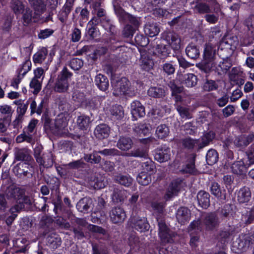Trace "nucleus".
Wrapping results in <instances>:
<instances>
[{
	"label": "nucleus",
	"mask_w": 254,
	"mask_h": 254,
	"mask_svg": "<svg viewBox=\"0 0 254 254\" xmlns=\"http://www.w3.org/2000/svg\"><path fill=\"white\" fill-rule=\"evenodd\" d=\"M131 113L132 117L136 120L138 117L145 116V108L139 101L135 100L131 103Z\"/></svg>",
	"instance_id": "nucleus-13"
},
{
	"label": "nucleus",
	"mask_w": 254,
	"mask_h": 254,
	"mask_svg": "<svg viewBox=\"0 0 254 254\" xmlns=\"http://www.w3.org/2000/svg\"><path fill=\"white\" fill-rule=\"evenodd\" d=\"M92 254H108L107 248L97 244H92Z\"/></svg>",
	"instance_id": "nucleus-64"
},
{
	"label": "nucleus",
	"mask_w": 254,
	"mask_h": 254,
	"mask_svg": "<svg viewBox=\"0 0 254 254\" xmlns=\"http://www.w3.org/2000/svg\"><path fill=\"white\" fill-rule=\"evenodd\" d=\"M113 180L115 183L126 187L130 186L132 184L133 181L129 175H123L121 173L114 175Z\"/></svg>",
	"instance_id": "nucleus-22"
},
{
	"label": "nucleus",
	"mask_w": 254,
	"mask_h": 254,
	"mask_svg": "<svg viewBox=\"0 0 254 254\" xmlns=\"http://www.w3.org/2000/svg\"><path fill=\"white\" fill-rule=\"evenodd\" d=\"M218 153L213 149H209L206 155V161L209 165H213L218 161Z\"/></svg>",
	"instance_id": "nucleus-45"
},
{
	"label": "nucleus",
	"mask_w": 254,
	"mask_h": 254,
	"mask_svg": "<svg viewBox=\"0 0 254 254\" xmlns=\"http://www.w3.org/2000/svg\"><path fill=\"white\" fill-rule=\"evenodd\" d=\"M216 47L210 43L205 45L203 53V59L204 60L214 62L216 58Z\"/></svg>",
	"instance_id": "nucleus-24"
},
{
	"label": "nucleus",
	"mask_w": 254,
	"mask_h": 254,
	"mask_svg": "<svg viewBox=\"0 0 254 254\" xmlns=\"http://www.w3.org/2000/svg\"><path fill=\"white\" fill-rule=\"evenodd\" d=\"M30 133L24 132L17 136L16 141L18 143H21L23 141H26L28 143L33 144L35 142V140L32 135L30 134Z\"/></svg>",
	"instance_id": "nucleus-57"
},
{
	"label": "nucleus",
	"mask_w": 254,
	"mask_h": 254,
	"mask_svg": "<svg viewBox=\"0 0 254 254\" xmlns=\"http://www.w3.org/2000/svg\"><path fill=\"white\" fill-rule=\"evenodd\" d=\"M15 159L18 161L28 162L31 160V156L28 149H17L15 152Z\"/></svg>",
	"instance_id": "nucleus-37"
},
{
	"label": "nucleus",
	"mask_w": 254,
	"mask_h": 254,
	"mask_svg": "<svg viewBox=\"0 0 254 254\" xmlns=\"http://www.w3.org/2000/svg\"><path fill=\"white\" fill-rule=\"evenodd\" d=\"M196 157V154L195 153H192L190 154L188 163L181 170L183 173L194 174L196 173V169L195 167V161Z\"/></svg>",
	"instance_id": "nucleus-25"
},
{
	"label": "nucleus",
	"mask_w": 254,
	"mask_h": 254,
	"mask_svg": "<svg viewBox=\"0 0 254 254\" xmlns=\"http://www.w3.org/2000/svg\"><path fill=\"white\" fill-rule=\"evenodd\" d=\"M101 24L105 30L111 33V35H115L116 33V26L108 17L102 19Z\"/></svg>",
	"instance_id": "nucleus-52"
},
{
	"label": "nucleus",
	"mask_w": 254,
	"mask_h": 254,
	"mask_svg": "<svg viewBox=\"0 0 254 254\" xmlns=\"http://www.w3.org/2000/svg\"><path fill=\"white\" fill-rule=\"evenodd\" d=\"M136 180L139 184L147 186L151 183V177L150 175L145 172H142L137 176Z\"/></svg>",
	"instance_id": "nucleus-49"
},
{
	"label": "nucleus",
	"mask_w": 254,
	"mask_h": 254,
	"mask_svg": "<svg viewBox=\"0 0 254 254\" xmlns=\"http://www.w3.org/2000/svg\"><path fill=\"white\" fill-rule=\"evenodd\" d=\"M190 217V210L186 207H181L177 210L176 218L179 223L184 224L189 220Z\"/></svg>",
	"instance_id": "nucleus-23"
},
{
	"label": "nucleus",
	"mask_w": 254,
	"mask_h": 254,
	"mask_svg": "<svg viewBox=\"0 0 254 254\" xmlns=\"http://www.w3.org/2000/svg\"><path fill=\"white\" fill-rule=\"evenodd\" d=\"M66 122L63 119H57L51 123L49 119H45L44 127L47 133H52L55 135L62 136L66 134L67 129Z\"/></svg>",
	"instance_id": "nucleus-1"
},
{
	"label": "nucleus",
	"mask_w": 254,
	"mask_h": 254,
	"mask_svg": "<svg viewBox=\"0 0 254 254\" xmlns=\"http://www.w3.org/2000/svg\"><path fill=\"white\" fill-rule=\"evenodd\" d=\"M177 78L183 85L188 88L194 87L198 81L197 76L193 73L178 74Z\"/></svg>",
	"instance_id": "nucleus-9"
},
{
	"label": "nucleus",
	"mask_w": 254,
	"mask_h": 254,
	"mask_svg": "<svg viewBox=\"0 0 254 254\" xmlns=\"http://www.w3.org/2000/svg\"><path fill=\"white\" fill-rule=\"evenodd\" d=\"M218 212L220 218L222 220L227 221L232 215L233 206L231 204H226Z\"/></svg>",
	"instance_id": "nucleus-33"
},
{
	"label": "nucleus",
	"mask_w": 254,
	"mask_h": 254,
	"mask_svg": "<svg viewBox=\"0 0 254 254\" xmlns=\"http://www.w3.org/2000/svg\"><path fill=\"white\" fill-rule=\"evenodd\" d=\"M151 128V126L148 124H139L135 127V130L139 133L146 135L149 133Z\"/></svg>",
	"instance_id": "nucleus-62"
},
{
	"label": "nucleus",
	"mask_w": 254,
	"mask_h": 254,
	"mask_svg": "<svg viewBox=\"0 0 254 254\" xmlns=\"http://www.w3.org/2000/svg\"><path fill=\"white\" fill-rule=\"evenodd\" d=\"M95 83L98 88L103 91H106L109 86V80L107 76L101 73L96 76Z\"/></svg>",
	"instance_id": "nucleus-26"
},
{
	"label": "nucleus",
	"mask_w": 254,
	"mask_h": 254,
	"mask_svg": "<svg viewBox=\"0 0 254 254\" xmlns=\"http://www.w3.org/2000/svg\"><path fill=\"white\" fill-rule=\"evenodd\" d=\"M117 147L122 151H128L133 146V141L128 136H120L116 145Z\"/></svg>",
	"instance_id": "nucleus-20"
},
{
	"label": "nucleus",
	"mask_w": 254,
	"mask_h": 254,
	"mask_svg": "<svg viewBox=\"0 0 254 254\" xmlns=\"http://www.w3.org/2000/svg\"><path fill=\"white\" fill-rule=\"evenodd\" d=\"M169 132V128L165 124L158 126L156 129V135L160 139H163L168 136Z\"/></svg>",
	"instance_id": "nucleus-47"
},
{
	"label": "nucleus",
	"mask_w": 254,
	"mask_h": 254,
	"mask_svg": "<svg viewBox=\"0 0 254 254\" xmlns=\"http://www.w3.org/2000/svg\"><path fill=\"white\" fill-rule=\"evenodd\" d=\"M218 88V85L215 81L208 79L206 80L202 86L203 90L207 92L216 90Z\"/></svg>",
	"instance_id": "nucleus-60"
},
{
	"label": "nucleus",
	"mask_w": 254,
	"mask_h": 254,
	"mask_svg": "<svg viewBox=\"0 0 254 254\" xmlns=\"http://www.w3.org/2000/svg\"><path fill=\"white\" fill-rule=\"evenodd\" d=\"M181 184L182 181L181 180H174L171 182L164 196V198L166 201L178 195L180 190Z\"/></svg>",
	"instance_id": "nucleus-11"
},
{
	"label": "nucleus",
	"mask_w": 254,
	"mask_h": 254,
	"mask_svg": "<svg viewBox=\"0 0 254 254\" xmlns=\"http://www.w3.org/2000/svg\"><path fill=\"white\" fill-rule=\"evenodd\" d=\"M156 52L161 59H165L170 54V47L169 45L158 44L156 47Z\"/></svg>",
	"instance_id": "nucleus-41"
},
{
	"label": "nucleus",
	"mask_w": 254,
	"mask_h": 254,
	"mask_svg": "<svg viewBox=\"0 0 254 254\" xmlns=\"http://www.w3.org/2000/svg\"><path fill=\"white\" fill-rule=\"evenodd\" d=\"M213 2L214 11L215 14L207 13L204 16L206 21L210 24L216 23L219 18L217 12L220 10V5L216 0H213Z\"/></svg>",
	"instance_id": "nucleus-29"
},
{
	"label": "nucleus",
	"mask_w": 254,
	"mask_h": 254,
	"mask_svg": "<svg viewBox=\"0 0 254 254\" xmlns=\"http://www.w3.org/2000/svg\"><path fill=\"white\" fill-rule=\"evenodd\" d=\"M218 66L223 73H226L232 66V61L229 57L223 58V61L219 63Z\"/></svg>",
	"instance_id": "nucleus-59"
},
{
	"label": "nucleus",
	"mask_w": 254,
	"mask_h": 254,
	"mask_svg": "<svg viewBox=\"0 0 254 254\" xmlns=\"http://www.w3.org/2000/svg\"><path fill=\"white\" fill-rule=\"evenodd\" d=\"M231 169L233 173L241 175L247 172V167L243 160H240L233 163Z\"/></svg>",
	"instance_id": "nucleus-31"
},
{
	"label": "nucleus",
	"mask_w": 254,
	"mask_h": 254,
	"mask_svg": "<svg viewBox=\"0 0 254 254\" xmlns=\"http://www.w3.org/2000/svg\"><path fill=\"white\" fill-rule=\"evenodd\" d=\"M125 191L117 188H114L112 194L113 200L116 203L124 201L125 198Z\"/></svg>",
	"instance_id": "nucleus-55"
},
{
	"label": "nucleus",
	"mask_w": 254,
	"mask_h": 254,
	"mask_svg": "<svg viewBox=\"0 0 254 254\" xmlns=\"http://www.w3.org/2000/svg\"><path fill=\"white\" fill-rule=\"evenodd\" d=\"M162 38L166 40L168 45L175 51H178L181 48V39L176 33L170 31H165L162 34Z\"/></svg>",
	"instance_id": "nucleus-5"
},
{
	"label": "nucleus",
	"mask_w": 254,
	"mask_h": 254,
	"mask_svg": "<svg viewBox=\"0 0 254 254\" xmlns=\"http://www.w3.org/2000/svg\"><path fill=\"white\" fill-rule=\"evenodd\" d=\"M114 10L120 22L127 21L130 14L126 12L120 6L114 5Z\"/></svg>",
	"instance_id": "nucleus-43"
},
{
	"label": "nucleus",
	"mask_w": 254,
	"mask_h": 254,
	"mask_svg": "<svg viewBox=\"0 0 254 254\" xmlns=\"http://www.w3.org/2000/svg\"><path fill=\"white\" fill-rule=\"evenodd\" d=\"M55 223L60 228L68 230L70 227V223L64 218V216L55 217Z\"/></svg>",
	"instance_id": "nucleus-58"
},
{
	"label": "nucleus",
	"mask_w": 254,
	"mask_h": 254,
	"mask_svg": "<svg viewBox=\"0 0 254 254\" xmlns=\"http://www.w3.org/2000/svg\"><path fill=\"white\" fill-rule=\"evenodd\" d=\"M54 212L55 217L64 216L66 211V208L64 206L61 198H58L56 201L54 202Z\"/></svg>",
	"instance_id": "nucleus-44"
},
{
	"label": "nucleus",
	"mask_w": 254,
	"mask_h": 254,
	"mask_svg": "<svg viewBox=\"0 0 254 254\" xmlns=\"http://www.w3.org/2000/svg\"><path fill=\"white\" fill-rule=\"evenodd\" d=\"M176 110L182 118L190 119L192 118V114L190 108L186 106L177 105Z\"/></svg>",
	"instance_id": "nucleus-53"
},
{
	"label": "nucleus",
	"mask_w": 254,
	"mask_h": 254,
	"mask_svg": "<svg viewBox=\"0 0 254 254\" xmlns=\"http://www.w3.org/2000/svg\"><path fill=\"white\" fill-rule=\"evenodd\" d=\"M254 135L249 134L248 135H243L237 137L234 140V144L236 147L239 148H244L253 141Z\"/></svg>",
	"instance_id": "nucleus-21"
},
{
	"label": "nucleus",
	"mask_w": 254,
	"mask_h": 254,
	"mask_svg": "<svg viewBox=\"0 0 254 254\" xmlns=\"http://www.w3.org/2000/svg\"><path fill=\"white\" fill-rule=\"evenodd\" d=\"M47 50L43 49L37 52L33 56V61L35 63H41L46 58Z\"/></svg>",
	"instance_id": "nucleus-63"
},
{
	"label": "nucleus",
	"mask_w": 254,
	"mask_h": 254,
	"mask_svg": "<svg viewBox=\"0 0 254 254\" xmlns=\"http://www.w3.org/2000/svg\"><path fill=\"white\" fill-rule=\"evenodd\" d=\"M62 240L56 233H52L46 237V245L51 249H56L61 246Z\"/></svg>",
	"instance_id": "nucleus-19"
},
{
	"label": "nucleus",
	"mask_w": 254,
	"mask_h": 254,
	"mask_svg": "<svg viewBox=\"0 0 254 254\" xmlns=\"http://www.w3.org/2000/svg\"><path fill=\"white\" fill-rule=\"evenodd\" d=\"M241 220L246 225L254 223V208L243 214Z\"/></svg>",
	"instance_id": "nucleus-54"
},
{
	"label": "nucleus",
	"mask_w": 254,
	"mask_h": 254,
	"mask_svg": "<svg viewBox=\"0 0 254 254\" xmlns=\"http://www.w3.org/2000/svg\"><path fill=\"white\" fill-rule=\"evenodd\" d=\"M147 95L152 98H162L165 96V90L162 87L151 86L147 90Z\"/></svg>",
	"instance_id": "nucleus-28"
},
{
	"label": "nucleus",
	"mask_w": 254,
	"mask_h": 254,
	"mask_svg": "<svg viewBox=\"0 0 254 254\" xmlns=\"http://www.w3.org/2000/svg\"><path fill=\"white\" fill-rule=\"evenodd\" d=\"M210 194L204 190L199 191L197 194V199L199 205L206 209L210 205Z\"/></svg>",
	"instance_id": "nucleus-27"
},
{
	"label": "nucleus",
	"mask_w": 254,
	"mask_h": 254,
	"mask_svg": "<svg viewBox=\"0 0 254 254\" xmlns=\"http://www.w3.org/2000/svg\"><path fill=\"white\" fill-rule=\"evenodd\" d=\"M215 65L216 64L213 61L204 60L203 62L197 64L196 66L201 71L207 73L212 70Z\"/></svg>",
	"instance_id": "nucleus-42"
},
{
	"label": "nucleus",
	"mask_w": 254,
	"mask_h": 254,
	"mask_svg": "<svg viewBox=\"0 0 254 254\" xmlns=\"http://www.w3.org/2000/svg\"><path fill=\"white\" fill-rule=\"evenodd\" d=\"M215 136V133L212 131L204 134L201 137V142L198 144L197 151H199L205 146L208 145L213 140Z\"/></svg>",
	"instance_id": "nucleus-32"
},
{
	"label": "nucleus",
	"mask_w": 254,
	"mask_h": 254,
	"mask_svg": "<svg viewBox=\"0 0 254 254\" xmlns=\"http://www.w3.org/2000/svg\"><path fill=\"white\" fill-rule=\"evenodd\" d=\"M235 233V228L234 227H230L228 229L220 231L219 237L222 241H225L229 239L230 236L234 235Z\"/></svg>",
	"instance_id": "nucleus-61"
},
{
	"label": "nucleus",
	"mask_w": 254,
	"mask_h": 254,
	"mask_svg": "<svg viewBox=\"0 0 254 254\" xmlns=\"http://www.w3.org/2000/svg\"><path fill=\"white\" fill-rule=\"evenodd\" d=\"M179 142L181 143L183 147L188 150H192L194 147L199 144V140L192 138L190 137H187L181 139Z\"/></svg>",
	"instance_id": "nucleus-39"
},
{
	"label": "nucleus",
	"mask_w": 254,
	"mask_h": 254,
	"mask_svg": "<svg viewBox=\"0 0 254 254\" xmlns=\"http://www.w3.org/2000/svg\"><path fill=\"white\" fill-rule=\"evenodd\" d=\"M157 222L159 227V235L162 242L163 243H171L174 235L168 227L164 220L157 218Z\"/></svg>",
	"instance_id": "nucleus-4"
},
{
	"label": "nucleus",
	"mask_w": 254,
	"mask_h": 254,
	"mask_svg": "<svg viewBox=\"0 0 254 254\" xmlns=\"http://www.w3.org/2000/svg\"><path fill=\"white\" fill-rule=\"evenodd\" d=\"M33 168L29 164L19 163L14 168V172L19 178L27 177L30 178L32 177Z\"/></svg>",
	"instance_id": "nucleus-7"
},
{
	"label": "nucleus",
	"mask_w": 254,
	"mask_h": 254,
	"mask_svg": "<svg viewBox=\"0 0 254 254\" xmlns=\"http://www.w3.org/2000/svg\"><path fill=\"white\" fill-rule=\"evenodd\" d=\"M144 32L146 35L153 37L158 34L160 32V28L156 23L148 22L144 27Z\"/></svg>",
	"instance_id": "nucleus-38"
},
{
	"label": "nucleus",
	"mask_w": 254,
	"mask_h": 254,
	"mask_svg": "<svg viewBox=\"0 0 254 254\" xmlns=\"http://www.w3.org/2000/svg\"><path fill=\"white\" fill-rule=\"evenodd\" d=\"M203 224L206 230H213L219 224V218L216 212L207 213L203 220Z\"/></svg>",
	"instance_id": "nucleus-6"
},
{
	"label": "nucleus",
	"mask_w": 254,
	"mask_h": 254,
	"mask_svg": "<svg viewBox=\"0 0 254 254\" xmlns=\"http://www.w3.org/2000/svg\"><path fill=\"white\" fill-rule=\"evenodd\" d=\"M139 63L141 68L146 71L151 69L154 64L153 61L146 54H141Z\"/></svg>",
	"instance_id": "nucleus-36"
},
{
	"label": "nucleus",
	"mask_w": 254,
	"mask_h": 254,
	"mask_svg": "<svg viewBox=\"0 0 254 254\" xmlns=\"http://www.w3.org/2000/svg\"><path fill=\"white\" fill-rule=\"evenodd\" d=\"M131 226L132 228L140 232L147 231L149 228V225L145 218L132 217L130 218Z\"/></svg>",
	"instance_id": "nucleus-10"
},
{
	"label": "nucleus",
	"mask_w": 254,
	"mask_h": 254,
	"mask_svg": "<svg viewBox=\"0 0 254 254\" xmlns=\"http://www.w3.org/2000/svg\"><path fill=\"white\" fill-rule=\"evenodd\" d=\"M99 151L94 150L91 154H85L84 156V160L92 164H98L101 160V156L98 155Z\"/></svg>",
	"instance_id": "nucleus-46"
},
{
	"label": "nucleus",
	"mask_w": 254,
	"mask_h": 254,
	"mask_svg": "<svg viewBox=\"0 0 254 254\" xmlns=\"http://www.w3.org/2000/svg\"><path fill=\"white\" fill-rule=\"evenodd\" d=\"M110 217L111 221L116 224L123 222L126 218V214L122 208L115 207L110 211Z\"/></svg>",
	"instance_id": "nucleus-12"
},
{
	"label": "nucleus",
	"mask_w": 254,
	"mask_h": 254,
	"mask_svg": "<svg viewBox=\"0 0 254 254\" xmlns=\"http://www.w3.org/2000/svg\"><path fill=\"white\" fill-rule=\"evenodd\" d=\"M113 95L115 96L125 95L129 90L130 82L126 77H122L112 82Z\"/></svg>",
	"instance_id": "nucleus-3"
},
{
	"label": "nucleus",
	"mask_w": 254,
	"mask_h": 254,
	"mask_svg": "<svg viewBox=\"0 0 254 254\" xmlns=\"http://www.w3.org/2000/svg\"><path fill=\"white\" fill-rule=\"evenodd\" d=\"M10 8L16 14H19L24 11V5L19 0H12L10 2Z\"/></svg>",
	"instance_id": "nucleus-50"
},
{
	"label": "nucleus",
	"mask_w": 254,
	"mask_h": 254,
	"mask_svg": "<svg viewBox=\"0 0 254 254\" xmlns=\"http://www.w3.org/2000/svg\"><path fill=\"white\" fill-rule=\"evenodd\" d=\"M90 123V117L85 115L78 116L77 119V125L81 130H87L89 127Z\"/></svg>",
	"instance_id": "nucleus-40"
},
{
	"label": "nucleus",
	"mask_w": 254,
	"mask_h": 254,
	"mask_svg": "<svg viewBox=\"0 0 254 254\" xmlns=\"http://www.w3.org/2000/svg\"><path fill=\"white\" fill-rule=\"evenodd\" d=\"M251 197V192L249 188L244 187L241 189L238 192L237 199L240 203L248 202Z\"/></svg>",
	"instance_id": "nucleus-30"
},
{
	"label": "nucleus",
	"mask_w": 254,
	"mask_h": 254,
	"mask_svg": "<svg viewBox=\"0 0 254 254\" xmlns=\"http://www.w3.org/2000/svg\"><path fill=\"white\" fill-rule=\"evenodd\" d=\"M194 9L199 14H207L211 12L210 6L206 3L202 2H196Z\"/></svg>",
	"instance_id": "nucleus-48"
},
{
	"label": "nucleus",
	"mask_w": 254,
	"mask_h": 254,
	"mask_svg": "<svg viewBox=\"0 0 254 254\" xmlns=\"http://www.w3.org/2000/svg\"><path fill=\"white\" fill-rule=\"evenodd\" d=\"M28 1L38 15L42 14L46 9V5L43 0H28Z\"/></svg>",
	"instance_id": "nucleus-35"
},
{
	"label": "nucleus",
	"mask_w": 254,
	"mask_h": 254,
	"mask_svg": "<svg viewBox=\"0 0 254 254\" xmlns=\"http://www.w3.org/2000/svg\"><path fill=\"white\" fill-rule=\"evenodd\" d=\"M186 53L190 59H196L200 55L199 47L191 43L186 47Z\"/></svg>",
	"instance_id": "nucleus-34"
},
{
	"label": "nucleus",
	"mask_w": 254,
	"mask_h": 254,
	"mask_svg": "<svg viewBox=\"0 0 254 254\" xmlns=\"http://www.w3.org/2000/svg\"><path fill=\"white\" fill-rule=\"evenodd\" d=\"M31 68V64L29 61H26L23 64L22 68L16 77L14 78L11 83V86L16 89L18 87V84L20 82L21 79L24 77L27 72Z\"/></svg>",
	"instance_id": "nucleus-18"
},
{
	"label": "nucleus",
	"mask_w": 254,
	"mask_h": 254,
	"mask_svg": "<svg viewBox=\"0 0 254 254\" xmlns=\"http://www.w3.org/2000/svg\"><path fill=\"white\" fill-rule=\"evenodd\" d=\"M72 73L66 67H64L60 74L58 75L55 84L54 90L56 92L63 93L66 92L68 88V79L70 78Z\"/></svg>",
	"instance_id": "nucleus-2"
},
{
	"label": "nucleus",
	"mask_w": 254,
	"mask_h": 254,
	"mask_svg": "<svg viewBox=\"0 0 254 254\" xmlns=\"http://www.w3.org/2000/svg\"><path fill=\"white\" fill-rule=\"evenodd\" d=\"M171 153L169 148L162 147L155 151L154 159L160 163L168 161L170 159Z\"/></svg>",
	"instance_id": "nucleus-17"
},
{
	"label": "nucleus",
	"mask_w": 254,
	"mask_h": 254,
	"mask_svg": "<svg viewBox=\"0 0 254 254\" xmlns=\"http://www.w3.org/2000/svg\"><path fill=\"white\" fill-rule=\"evenodd\" d=\"M93 201L88 197H85L80 199L76 204L77 210L81 213H88V210L92 208Z\"/></svg>",
	"instance_id": "nucleus-16"
},
{
	"label": "nucleus",
	"mask_w": 254,
	"mask_h": 254,
	"mask_svg": "<svg viewBox=\"0 0 254 254\" xmlns=\"http://www.w3.org/2000/svg\"><path fill=\"white\" fill-rule=\"evenodd\" d=\"M110 133V127L105 124L97 126L94 129V134L98 139L107 138Z\"/></svg>",
	"instance_id": "nucleus-15"
},
{
	"label": "nucleus",
	"mask_w": 254,
	"mask_h": 254,
	"mask_svg": "<svg viewBox=\"0 0 254 254\" xmlns=\"http://www.w3.org/2000/svg\"><path fill=\"white\" fill-rule=\"evenodd\" d=\"M25 190L12 184L6 188L5 194L8 199H20L25 194Z\"/></svg>",
	"instance_id": "nucleus-8"
},
{
	"label": "nucleus",
	"mask_w": 254,
	"mask_h": 254,
	"mask_svg": "<svg viewBox=\"0 0 254 254\" xmlns=\"http://www.w3.org/2000/svg\"><path fill=\"white\" fill-rule=\"evenodd\" d=\"M113 117L117 120L123 118L124 116V111L122 106L115 105L112 106L110 110Z\"/></svg>",
	"instance_id": "nucleus-51"
},
{
	"label": "nucleus",
	"mask_w": 254,
	"mask_h": 254,
	"mask_svg": "<svg viewBox=\"0 0 254 254\" xmlns=\"http://www.w3.org/2000/svg\"><path fill=\"white\" fill-rule=\"evenodd\" d=\"M210 191L219 200L224 202L226 200L225 190H222L220 186L216 182L211 183Z\"/></svg>",
	"instance_id": "nucleus-14"
},
{
	"label": "nucleus",
	"mask_w": 254,
	"mask_h": 254,
	"mask_svg": "<svg viewBox=\"0 0 254 254\" xmlns=\"http://www.w3.org/2000/svg\"><path fill=\"white\" fill-rule=\"evenodd\" d=\"M136 30L132 26L127 24L125 25L122 31V37L125 38H131Z\"/></svg>",
	"instance_id": "nucleus-56"
}]
</instances>
